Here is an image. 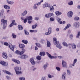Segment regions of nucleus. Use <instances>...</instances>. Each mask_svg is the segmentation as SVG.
Returning a JSON list of instances; mask_svg holds the SVG:
<instances>
[{"instance_id": "a19ab883", "label": "nucleus", "mask_w": 80, "mask_h": 80, "mask_svg": "<svg viewBox=\"0 0 80 80\" xmlns=\"http://www.w3.org/2000/svg\"><path fill=\"white\" fill-rule=\"evenodd\" d=\"M67 74L68 75H70V74H71V73H72L70 71V70L68 69L67 70Z\"/></svg>"}, {"instance_id": "1a4fd4ad", "label": "nucleus", "mask_w": 80, "mask_h": 80, "mask_svg": "<svg viewBox=\"0 0 80 80\" xmlns=\"http://www.w3.org/2000/svg\"><path fill=\"white\" fill-rule=\"evenodd\" d=\"M8 46L13 51H14V48L12 46V44L10 43L8 44Z\"/></svg>"}, {"instance_id": "603ef678", "label": "nucleus", "mask_w": 80, "mask_h": 80, "mask_svg": "<svg viewBox=\"0 0 80 80\" xmlns=\"http://www.w3.org/2000/svg\"><path fill=\"white\" fill-rule=\"evenodd\" d=\"M25 33L26 35H29V33L25 30Z\"/></svg>"}, {"instance_id": "338daca9", "label": "nucleus", "mask_w": 80, "mask_h": 80, "mask_svg": "<svg viewBox=\"0 0 80 80\" xmlns=\"http://www.w3.org/2000/svg\"><path fill=\"white\" fill-rule=\"evenodd\" d=\"M41 42H42V43H45V42L43 39H42L41 40Z\"/></svg>"}, {"instance_id": "bf43d9fd", "label": "nucleus", "mask_w": 80, "mask_h": 80, "mask_svg": "<svg viewBox=\"0 0 80 80\" xmlns=\"http://www.w3.org/2000/svg\"><path fill=\"white\" fill-rule=\"evenodd\" d=\"M34 20L36 21H38L39 20V18H37V17H35L34 18Z\"/></svg>"}, {"instance_id": "680f3d73", "label": "nucleus", "mask_w": 80, "mask_h": 80, "mask_svg": "<svg viewBox=\"0 0 80 80\" xmlns=\"http://www.w3.org/2000/svg\"><path fill=\"white\" fill-rule=\"evenodd\" d=\"M50 20L51 21H54V20H55V19H54L52 18H50Z\"/></svg>"}, {"instance_id": "423d86ee", "label": "nucleus", "mask_w": 80, "mask_h": 80, "mask_svg": "<svg viewBox=\"0 0 80 80\" xmlns=\"http://www.w3.org/2000/svg\"><path fill=\"white\" fill-rule=\"evenodd\" d=\"M28 57V56L27 55L23 54L19 56V58L22 59H25Z\"/></svg>"}, {"instance_id": "72a5a7b5", "label": "nucleus", "mask_w": 80, "mask_h": 80, "mask_svg": "<svg viewBox=\"0 0 80 80\" xmlns=\"http://www.w3.org/2000/svg\"><path fill=\"white\" fill-rule=\"evenodd\" d=\"M43 68L44 70H46V69H47V64L44 65H43Z\"/></svg>"}, {"instance_id": "ea45409f", "label": "nucleus", "mask_w": 80, "mask_h": 80, "mask_svg": "<svg viewBox=\"0 0 80 80\" xmlns=\"http://www.w3.org/2000/svg\"><path fill=\"white\" fill-rule=\"evenodd\" d=\"M19 80H26V79L24 77H21L19 78Z\"/></svg>"}, {"instance_id": "5701e85b", "label": "nucleus", "mask_w": 80, "mask_h": 80, "mask_svg": "<svg viewBox=\"0 0 80 80\" xmlns=\"http://www.w3.org/2000/svg\"><path fill=\"white\" fill-rule=\"evenodd\" d=\"M72 49H75L77 48V46L75 44H72Z\"/></svg>"}, {"instance_id": "f8f14e48", "label": "nucleus", "mask_w": 80, "mask_h": 80, "mask_svg": "<svg viewBox=\"0 0 80 80\" xmlns=\"http://www.w3.org/2000/svg\"><path fill=\"white\" fill-rule=\"evenodd\" d=\"M2 23L3 24H7V20H5L4 19H2L1 21Z\"/></svg>"}, {"instance_id": "20e7f679", "label": "nucleus", "mask_w": 80, "mask_h": 80, "mask_svg": "<svg viewBox=\"0 0 80 80\" xmlns=\"http://www.w3.org/2000/svg\"><path fill=\"white\" fill-rule=\"evenodd\" d=\"M67 14L69 18H71L72 17V16L73 14V12L72 11H70L68 12Z\"/></svg>"}, {"instance_id": "c9c22d12", "label": "nucleus", "mask_w": 80, "mask_h": 80, "mask_svg": "<svg viewBox=\"0 0 80 80\" xmlns=\"http://www.w3.org/2000/svg\"><path fill=\"white\" fill-rule=\"evenodd\" d=\"M33 8L34 9H36L37 8V5L36 4H34L33 6Z\"/></svg>"}, {"instance_id": "2f4dec72", "label": "nucleus", "mask_w": 80, "mask_h": 80, "mask_svg": "<svg viewBox=\"0 0 80 80\" xmlns=\"http://www.w3.org/2000/svg\"><path fill=\"white\" fill-rule=\"evenodd\" d=\"M39 54L41 56H44L45 55V53L44 52H40Z\"/></svg>"}, {"instance_id": "4c0bfd02", "label": "nucleus", "mask_w": 80, "mask_h": 80, "mask_svg": "<svg viewBox=\"0 0 80 80\" xmlns=\"http://www.w3.org/2000/svg\"><path fill=\"white\" fill-rule=\"evenodd\" d=\"M73 4V1H70V2H69L68 3V4L70 6H72Z\"/></svg>"}, {"instance_id": "393cba45", "label": "nucleus", "mask_w": 80, "mask_h": 80, "mask_svg": "<svg viewBox=\"0 0 80 80\" xmlns=\"http://www.w3.org/2000/svg\"><path fill=\"white\" fill-rule=\"evenodd\" d=\"M51 45V44L50 43V42H49V41L47 40V46L48 47H50V46Z\"/></svg>"}, {"instance_id": "6e6d98bb", "label": "nucleus", "mask_w": 80, "mask_h": 80, "mask_svg": "<svg viewBox=\"0 0 80 80\" xmlns=\"http://www.w3.org/2000/svg\"><path fill=\"white\" fill-rule=\"evenodd\" d=\"M56 69L58 71H60V68H59V67H56Z\"/></svg>"}, {"instance_id": "39448f33", "label": "nucleus", "mask_w": 80, "mask_h": 80, "mask_svg": "<svg viewBox=\"0 0 80 80\" xmlns=\"http://www.w3.org/2000/svg\"><path fill=\"white\" fill-rule=\"evenodd\" d=\"M79 23L78 22H76L74 23L73 26L75 28H77L79 26Z\"/></svg>"}, {"instance_id": "7c9ffc66", "label": "nucleus", "mask_w": 80, "mask_h": 80, "mask_svg": "<svg viewBox=\"0 0 80 80\" xmlns=\"http://www.w3.org/2000/svg\"><path fill=\"white\" fill-rule=\"evenodd\" d=\"M58 22L60 24H62V21H61V19L59 18H58Z\"/></svg>"}, {"instance_id": "aec40b11", "label": "nucleus", "mask_w": 80, "mask_h": 80, "mask_svg": "<svg viewBox=\"0 0 80 80\" xmlns=\"http://www.w3.org/2000/svg\"><path fill=\"white\" fill-rule=\"evenodd\" d=\"M56 47L58 48L59 49H61L62 48V46L60 44V43H57V45H56Z\"/></svg>"}, {"instance_id": "37998d69", "label": "nucleus", "mask_w": 80, "mask_h": 80, "mask_svg": "<svg viewBox=\"0 0 80 80\" xmlns=\"http://www.w3.org/2000/svg\"><path fill=\"white\" fill-rule=\"evenodd\" d=\"M12 36L13 38L15 39L17 37V35H15L14 33H12Z\"/></svg>"}, {"instance_id": "4be33fe9", "label": "nucleus", "mask_w": 80, "mask_h": 80, "mask_svg": "<svg viewBox=\"0 0 80 80\" xmlns=\"http://www.w3.org/2000/svg\"><path fill=\"white\" fill-rule=\"evenodd\" d=\"M4 8L5 9H7L8 10H9L10 9V7L9 6H8L7 5H4Z\"/></svg>"}, {"instance_id": "2eb2a0df", "label": "nucleus", "mask_w": 80, "mask_h": 80, "mask_svg": "<svg viewBox=\"0 0 80 80\" xmlns=\"http://www.w3.org/2000/svg\"><path fill=\"white\" fill-rule=\"evenodd\" d=\"M62 65L63 67L67 68V63L63 60L62 61Z\"/></svg>"}, {"instance_id": "052dcab7", "label": "nucleus", "mask_w": 80, "mask_h": 80, "mask_svg": "<svg viewBox=\"0 0 80 80\" xmlns=\"http://www.w3.org/2000/svg\"><path fill=\"white\" fill-rule=\"evenodd\" d=\"M45 17L47 18H49V15L48 14V13L47 14H46L45 15Z\"/></svg>"}, {"instance_id": "473e14b6", "label": "nucleus", "mask_w": 80, "mask_h": 80, "mask_svg": "<svg viewBox=\"0 0 80 80\" xmlns=\"http://www.w3.org/2000/svg\"><path fill=\"white\" fill-rule=\"evenodd\" d=\"M16 73L17 75H19L20 74H22V72L21 71H19L16 72Z\"/></svg>"}, {"instance_id": "09e8293b", "label": "nucleus", "mask_w": 80, "mask_h": 80, "mask_svg": "<svg viewBox=\"0 0 80 80\" xmlns=\"http://www.w3.org/2000/svg\"><path fill=\"white\" fill-rule=\"evenodd\" d=\"M79 18L77 17H75V18H74V20L75 21H78V20H79Z\"/></svg>"}, {"instance_id": "5fc2aeb1", "label": "nucleus", "mask_w": 80, "mask_h": 80, "mask_svg": "<svg viewBox=\"0 0 80 80\" xmlns=\"http://www.w3.org/2000/svg\"><path fill=\"white\" fill-rule=\"evenodd\" d=\"M36 46L37 47H40V44L38 43H36Z\"/></svg>"}, {"instance_id": "c03bdc74", "label": "nucleus", "mask_w": 80, "mask_h": 80, "mask_svg": "<svg viewBox=\"0 0 80 80\" xmlns=\"http://www.w3.org/2000/svg\"><path fill=\"white\" fill-rule=\"evenodd\" d=\"M62 44L64 46L66 47H68V45H67V43L64 42L62 43Z\"/></svg>"}, {"instance_id": "7ed1b4c3", "label": "nucleus", "mask_w": 80, "mask_h": 80, "mask_svg": "<svg viewBox=\"0 0 80 80\" xmlns=\"http://www.w3.org/2000/svg\"><path fill=\"white\" fill-rule=\"evenodd\" d=\"M52 28L50 27L48 28V32H46L45 33V35H48L51 33H52Z\"/></svg>"}, {"instance_id": "13d9d810", "label": "nucleus", "mask_w": 80, "mask_h": 80, "mask_svg": "<svg viewBox=\"0 0 80 80\" xmlns=\"http://www.w3.org/2000/svg\"><path fill=\"white\" fill-rule=\"evenodd\" d=\"M77 59H75L74 60L73 62L74 63H77Z\"/></svg>"}, {"instance_id": "e433bc0d", "label": "nucleus", "mask_w": 80, "mask_h": 80, "mask_svg": "<svg viewBox=\"0 0 80 80\" xmlns=\"http://www.w3.org/2000/svg\"><path fill=\"white\" fill-rule=\"evenodd\" d=\"M48 77L49 78H52L54 77V76L53 75H50V74L48 75Z\"/></svg>"}, {"instance_id": "a878e982", "label": "nucleus", "mask_w": 80, "mask_h": 80, "mask_svg": "<svg viewBox=\"0 0 80 80\" xmlns=\"http://www.w3.org/2000/svg\"><path fill=\"white\" fill-rule=\"evenodd\" d=\"M22 42L24 44H27L28 43V41L27 40H23L22 41Z\"/></svg>"}, {"instance_id": "dca6fc26", "label": "nucleus", "mask_w": 80, "mask_h": 80, "mask_svg": "<svg viewBox=\"0 0 80 80\" xmlns=\"http://www.w3.org/2000/svg\"><path fill=\"white\" fill-rule=\"evenodd\" d=\"M53 41L54 42V44L55 45H57V43H58L59 42L58 41H57V38H54L53 39Z\"/></svg>"}, {"instance_id": "6ab92c4d", "label": "nucleus", "mask_w": 80, "mask_h": 80, "mask_svg": "<svg viewBox=\"0 0 80 80\" xmlns=\"http://www.w3.org/2000/svg\"><path fill=\"white\" fill-rule=\"evenodd\" d=\"M28 13V12L27 10H25L22 13V15L23 16H24L27 15Z\"/></svg>"}, {"instance_id": "49530a36", "label": "nucleus", "mask_w": 80, "mask_h": 80, "mask_svg": "<svg viewBox=\"0 0 80 80\" xmlns=\"http://www.w3.org/2000/svg\"><path fill=\"white\" fill-rule=\"evenodd\" d=\"M30 32H37V31L34 30H30Z\"/></svg>"}, {"instance_id": "9b49d317", "label": "nucleus", "mask_w": 80, "mask_h": 80, "mask_svg": "<svg viewBox=\"0 0 80 80\" xmlns=\"http://www.w3.org/2000/svg\"><path fill=\"white\" fill-rule=\"evenodd\" d=\"M50 7V5L48 4L47 2H45L43 4V8H45L46 7Z\"/></svg>"}, {"instance_id": "a18cd8bd", "label": "nucleus", "mask_w": 80, "mask_h": 80, "mask_svg": "<svg viewBox=\"0 0 80 80\" xmlns=\"http://www.w3.org/2000/svg\"><path fill=\"white\" fill-rule=\"evenodd\" d=\"M73 35L72 34L69 35V38L70 39H72L73 38Z\"/></svg>"}, {"instance_id": "f03ea898", "label": "nucleus", "mask_w": 80, "mask_h": 80, "mask_svg": "<svg viewBox=\"0 0 80 80\" xmlns=\"http://www.w3.org/2000/svg\"><path fill=\"white\" fill-rule=\"evenodd\" d=\"M46 54H47L48 57L50 58V59H56L57 58V56H52L51 55H50V54H49L48 53V52H47Z\"/></svg>"}, {"instance_id": "58836bf2", "label": "nucleus", "mask_w": 80, "mask_h": 80, "mask_svg": "<svg viewBox=\"0 0 80 80\" xmlns=\"http://www.w3.org/2000/svg\"><path fill=\"white\" fill-rule=\"evenodd\" d=\"M66 77V75L65 74H63L62 76V78L63 79L65 80V77Z\"/></svg>"}, {"instance_id": "3c124183", "label": "nucleus", "mask_w": 80, "mask_h": 80, "mask_svg": "<svg viewBox=\"0 0 80 80\" xmlns=\"http://www.w3.org/2000/svg\"><path fill=\"white\" fill-rule=\"evenodd\" d=\"M41 56H38L37 58H36L38 60H40V59H41Z\"/></svg>"}, {"instance_id": "f257e3e1", "label": "nucleus", "mask_w": 80, "mask_h": 80, "mask_svg": "<svg viewBox=\"0 0 80 80\" xmlns=\"http://www.w3.org/2000/svg\"><path fill=\"white\" fill-rule=\"evenodd\" d=\"M25 51L26 50L24 49H22V51L21 52H20L19 51L17 50L15 52V53L17 54L21 55L23 54L25 52Z\"/></svg>"}, {"instance_id": "de8ad7c7", "label": "nucleus", "mask_w": 80, "mask_h": 80, "mask_svg": "<svg viewBox=\"0 0 80 80\" xmlns=\"http://www.w3.org/2000/svg\"><path fill=\"white\" fill-rule=\"evenodd\" d=\"M32 71H35L37 69V68H35L34 66L32 67Z\"/></svg>"}, {"instance_id": "8fccbe9b", "label": "nucleus", "mask_w": 80, "mask_h": 80, "mask_svg": "<svg viewBox=\"0 0 80 80\" xmlns=\"http://www.w3.org/2000/svg\"><path fill=\"white\" fill-rule=\"evenodd\" d=\"M7 24H3V28L4 29H6L7 27Z\"/></svg>"}, {"instance_id": "0e129e2a", "label": "nucleus", "mask_w": 80, "mask_h": 80, "mask_svg": "<svg viewBox=\"0 0 80 80\" xmlns=\"http://www.w3.org/2000/svg\"><path fill=\"white\" fill-rule=\"evenodd\" d=\"M27 22V19L26 18L24 20V23H26Z\"/></svg>"}, {"instance_id": "9d476101", "label": "nucleus", "mask_w": 80, "mask_h": 80, "mask_svg": "<svg viewBox=\"0 0 80 80\" xmlns=\"http://www.w3.org/2000/svg\"><path fill=\"white\" fill-rule=\"evenodd\" d=\"M2 55L3 58L5 59H7V58H8V56L6 53H3Z\"/></svg>"}, {"instance_id": "f3484780", "label": "nucleus", "mask_w": 80, "mask_h": 80, "mask_svg": "<svg viewBox=\"0 0 80 80\" xmlns=\"http://www.w3.org/2000/svg\"><path fill=\"white\" fill-rule=\"evenodd\" d=\"M49 8L50 9V11L51 12H53L55 9H54V7L53 6H49Z\"/></svg>"}, {"instance_id": "e2e57ef3", "label": "nucleus", "mask_w": 80, "mask_h": 80, "mask_svg": "<svg viewBox=\"0 0 80 80\" xmlns=\"http://www.w3.org/2000/svg\"><path fill=\"white\" fill-rule=\"evenodd\" d=\"M4 45L5 46H8L9 45L8 43L7 42H5L4 43Z\"/></svg>"}, {"instance_id": "bb28decb", "label": "nucleus", "mask_w": 80, "mask_h": 80, "mask_svg": "<svg viewBox=\"0 0 80 80\" xmlns=\"http://www.w3.org/2000/svg\"><path fill=\"white\" fill-rule=\"evenodd\" d=\"M43 2V0H42L40 2H38V3H36V5H37V7L40 5H41V4H42V2Z\"/></svg>"}, {"instance_id": "412c9836", "label": "nucleus", "mask_w": 80, "mask_h": 80, "mask_svg": "<svg viewBox=\"0 0 80 80\" xmlns=\"http://www.w3.org/2000/svg\"><path fill=\"white\" fill-rule=\"evenodd\" d=\"M70 27H71V25L70 24H67V26L65 27V28L63 30H66L68 28H69Z\"/></svg>"}, {"instance_id": "69168bd1", "label": "nucleus", "mask_w": 80, "mask_h": 80, "mask_svg": "<svg viewBox=\"0 0 80 80\" xmlns=\"http://www.w3.org/2000/svg\"><path fill=\"white\" fill-rule=\"evenodd\" d=\"M6 74H8V75H11V74L10 72L8 71H7L6 73Z\"/></svg>"}, {"instance_id": "c756f323", "label": "nucleus", "mask_w": 80, "mask_h": 80, "mask_svg": "<svg viewBox=\"0 0 80 80\" xmlns=\"http://www.w3.org/2000/svg\"><path fill=\"white\" fill-rule=\"evenodd\" d=\"M15 22V20H14L12 21V23L10 25L9 27L10 28H11L12 26L14 25V23Z\"/></svg>"}, {"instance_id": "4468645a", "label": "nucleus", "mask_w": 80, "mask_h": 80, "mask_svg": "<svg viewBox=\"0 0 80 80\" xmlns=\"http://www.w3.org/2000/svg\"><path fill=\"white\" fill-rule=\"evenodd\" d=\"M12 61L15 62L16 63L19 64H20V62L18 60L13 59H12Z\"/></svg>"}, {"instance_id": "cd10ccee", "label": "nucleus", "mask_w": 80, "mask_h": 80, "mask_svg": "<svg viewBox=\"0 0 80 80\" xmlns=\"http://www.w3.org/2000/svg\"><path fill=\"white\" fill-rule=\"evenodd\" d=\"M27 18L28 20H32L33 19L32 17V16L27 17Z\"/></svg>"}, {"instance_id": "b1692460", "label": "nucleus", "mask_w": 80, "mask_h": 80, "mask_svg": "<svg viewBox=\"0 0 80 80\" xmlns=\"http://www.w3.org/2000/svg\"><path fill=\"white\" fill-rule=\"evenodd\" d=\"M19 48H23L25 47V45L22 44H20L19 45Z\"/></svg>"}, {"instance_id": "774afa93", "label": "nucleus", "mask_w": 80, "mask_h": 80, "mask_svg": "<svg viewBox=\"0 0 80 80\" xmlns=\"http://www.w3.org/2000/svg\"><path fill=\"white\" fill-rule=\"evenodd\" d=\"M41 80H46V78L45 77H43L42 78Z\"/></svg>"}, {"instance_id": "c85d7f7f", "label": "nucleus", "mask_w": 80, "mask_h": 80, "mask_svg": "<svg viewBox=\"0 0 80 80\" xmlns=\"http://www.w3.org/2000/svg\"><path fill=\"white\" fill-rule=\"evenodd\" d=\"M14 69L15 72H16L20 70L19 67H15Z\"/></svg>"}, {"instance_id": "6e6552de", "label": "nucleus", "mask_w": 80, "mask_h": 80, "mask_svg": "<svg viewBox=\"0 0 80 80\" xmlns=\"http://www.w3.org/2000/svg\"><path fill=\"white\" fill-rule=\"evenodd\" d=\"M0 64H1L3 66H7L8 65V63L7 62L2 61L0 62Z\"/></svg>"}, {"instance_id": "a211bd4d", "label": "nucleus", "mask_w": 80, "mask_h": 80, "mask_svg": "<svg viewBox=\"0 0 80 80\" xmlns=\"http://www.w3.org/2000/svg\"><path fill=\"white\" fill-rule=\"evenodd\" d=\"M6 2L8 4H10V5H12L14 3V2H13V1H11L8 0H7Z\"/></svg>"}, {"instance_id": "ddd939ff", "label": "nucleus", "mask_w": 80, "mask_h": 80, "mask_svg": "<svg viewBox=\"0 0 80 80\" xmlns=\"http://www.w3.org/2000/svg\"><path fill=\"white\" fill-rule=\"evenodd\" d=\"M56 15L57 16H60L62 13L61 12H60V11H56L55 12Z\"/></svg>"}, {"instance_id": "864d4df0", "label": "nucleus", "mask_w": 80, "mask_h": 80, "mask_svg": "<svg viewBox=\"0 0 80 80\" xmlns=\"http://www.w3.org/2000/svg\"><path fill=\"white\" fill-rule=\"evenodd\" d=\"M48 14L49 18L53 16V13H49Z\"/></svg>"}, {"instance_id": "79ce46f5", "label": "nucleus", "mask_w": 80, "mask_h": 80, "mask_svg": "<svg viewBox=\"0 0 80 80\" xmlns=\"http://www.w3.org/2000/svg\"><path fill=\"white\" fill-rule=\"evenodd\" d=\"M18 29L19 30H22L23 29V28L22 26L18 25Z\"/></svg>"}, {"instance_id": "0eeeda50", "label": "nucleus", "mask_w": 80, "mask_h": 80, "mask_svg": "<svg viewBox=\"0 0 80 80\" xmlns=\"http://www.w3.org/2000/svg\"><path fill=\"white\" fill-rule=\"evenodd\" d=\"M30 62L32 65L33 66H35L36 65V62H35L34 59L33 58H31L30 60Z\"/></svg>"}, {"instance_id": "4d7b16f0", "label": "nucleus", "mask_w": 80, "mask_h": 80, "mask_svg": "<svg viewBox=\"0 0 80 80\" xmlns=\"http://www.w3.org/2000/svg\"><path fill=\"white\" fill-rule=\"evenodd\" d=\"M80 32H78V35H77V36H76V38H78L79 37V36H80Z\"/></svg>"}, {"instance_id": "f704fd0d", "label": "nucleus", "mask_w": 80, "mask_h": 80, "mask_svg": "<svg viewBox=\"0 0 80 80\" xmlns=\"http://www.w3.org/2000/svg\"><path fill=\"white\" fill-rule=\"evenodd\" d=\"M37 26V24H35V25H32V29H34L36 28Z\"/></svg>"}]
</instances>
